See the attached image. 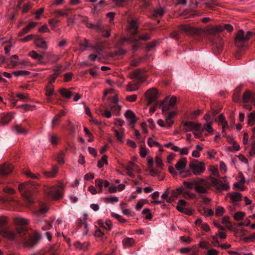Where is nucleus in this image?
I'll return each instance as SVG.
<instances>
[{
	"instance_id": "1",
	"label": "nucleus",
	"mask_w": 255,
	"mask_h": 255,
	"mask_svg": "<svg viewBox=\"0 0 255 255\" xmlns=\"http://www.w3.org/2000/svg\"><path fill=\"white\" fill-rule=\"evenodd\" d=\"M180 30L190 35H198L202 32H204L209 35H215L217 32L224 30L222 26H217L203 30L201 29H197L188 25H182L180 26Z\"/></svg>"
},
{
	"instance_id": "2",
	"label": "nucleus",
	"mask_w": 255,
	"mask_h": 255,
	"mask_svg": "<svg viewBox=\"0 0 255 255\" xmlns=\"http://www.w3.org/2000/svg\"><path fill=\"white\" fill-rule=\"evenodd\" d=\"M210 177L207 178H198L194 180L195 183V190L198 193L207 194L211 186V180Z\"/></svg>"
},
{
	"instance_id": "3",
	"label": "nucleus",
	"mask_w": 255,
	"mask_h": 255,
	"mask_svg": "<svg viewBox=\"0 0 255 255\" xmlns=\"http://www.w3.org/2000/svg\"><path fill=\"white\" fill-rule=\"evenodd\" d=\"M252 32L248 31L245 33L243 30H240L237 34L235 43L236 46L239 48L246 47L245 42L247 41L252 36Z\"/></svg>"
},
{
	"instance_id": "4",
	"label": "nucleus",
	"mask_w": 255,
	"mask_h": 255,
	"mask_svg": "<svg viewBox=\"0 0 255 255\" xmlns=\"http://www.w3.org/2000/svg\"><path fill=\"white\" fill-rule=\"evenodd\" d=\"M63 185L60 184L56 186H52L47 188L45 189V193L47 195L54 199L60 198L62 195Z\"/></svg>"
},
{
	"instance_id": "5",
	"label": "nucleus",
	"mask_w": 255,
	"mask_h": 255,
	"mask_svg": "<svg viewBox=\"0 0 255 255\" xmlns=\"http://www.w3.org/2000/svg\"><path fill=\"white\" fill-rule=\"evenodd\" d=\"M22 232H24V234H25L26 231L23 228L20 227L17 229L16 232L8 229L3 230L0 232V234L4 238L12 241L16 238L17 234H18L20 237H22Z\"/></svg>"
},
{
	"instance_id": "6",
	"label": "nucleus",
	"mask_w": 255,
	"mask_h": 255,
	"mask_svg": "<svg viewBox=\"0 0 255 255\" xmlns=\"http://www.w3.org/2000/svg\"><path fill=\"white\" fill-rule=\"evenodd\" d=\"M189 167L195 175H199L205 170V164L197 160H192L189 164Z\"/></svg>"
},
{
	"instance_id": "7",
	"label": "nucleus",
	"mask_w": 255,
	"mask_h": 255,
	"mask_svg": "<svg viewBox=\"0 0 255 255\" xmlns=\"http://www.w3.org/2000/svg\"><path fill=\"white\" fill-rule=\"evenodd\" d=\"M177 99L175 96L171 98L166 97L165 99L160 103V107L163 113L173 109L176 105Z\"/></svg>"
},
{
	"instance_id": "8",
	"label": "nucleus",
	"mask_w": 255,
	"mask_h": 255,
	"mask_svg": "<svg viewBox=\"0 0 255 255\" xmlns=\"http://www.w3.org/2000/svg\"><path fill=\"white\" fill-rule=\"evenodd\" d=\"M31 188V184L28 183H25L19 186V191L21 192L22 195L29 203L33 202L32 199L30 197Z\"/></svg>"
},
{
	"instance_id": "9",
	"label": "nucleus",
	"mask_w": 255,
	"mask_h": 255,
	"mask_svg": "<svg viewBox=\"0 0 255 255\" xmlns=\"http://www.w3.org/2000/svg\"><path fill=\"white\" fill-rule=\"evenodd\" d=\"M137 25L136 21L134 20H131L128 24V29L129 30V34L130 35L129 40L131 42H136L137 40L133 37L137 34Z\"/></svg>"
},
{
	"instance_id": "10",
	"label": "nucleus",
	"mask_w": 255,
	"mask_h": 255,
	"mask_svg": "<svg viewBox=\"0 0 255 255\" xmlns=\"http://www.w3.org/2000/svg\"><path fill=\"white\" fill-rule=\"evenodd\" d=\"M211 179V183L217 189L219 190H228L230 189V186L228 182L223 183L221 180H218L215 178L210 177Z\"/></svg>"
},
{
	"instance_id": "11",
	"label": "nucleus",
	"mask_w": 255,
	"mask_h": 255,
	"mask_svg": "<svg viewBox=\"0 0 255 255\" xmlns=\"http://www.w3.org/2000/svg\"><path fill=\"white\" fill-rule=\"evenodd\" d=\"M201 124L198 123L192 122H187L184 123L185 127L184 131L185 132L194 131H200L201 130Z\"/></svg>"
},
{
	"instance_id": "12",
	"label": "nucleus",
	"mask_w": 255,
	"mask_h": 255,
	"mask_svg": "<svg viewBox=\"0 0 255 255\" xmlns=\"http://www.w3.org/2000/svg\"><path fill=\"white\" fill-rule=\"evenodd\" d=\"M147 102L148 105L155 101L158 98V92L155 88L148 90L145 93Z\"/></svg>"
},
{
	"instance_id": "13",
	"label": "nucleus",
	"mask_w": 255,
	"mask_h": 255,
	"mask_svg": "<svg viewBox=\"0 0 255 255\" xmlns=\"http://www.w3.org/2000/svg\"><path fill=\"white\" fill-rule=\"evenodd\" d=\"M187 164V160L185 158H182L179 159L175 165L176 169L179 171L180 174L183 173L185 171Z\"/></svg>"
},
{
	"instance_id": "14",
	"label": "nucleus",
	"mask_w": 255,
	"mask_h": 255,
	"mask_svg": "<svg viewBox=\"0 0 255 255\" xmlns=\"http://www.w3.org/2000/svg\"><path fill=\"white\" fill-rule=\"evenodd\" d=\"M125 117L129 124H133L136 121L135 115L131 110H127L125 114Z\"/></svg>"
},
{
	"instance_id": "15",
	"label": "nucleus",
	"mask_w": 255,
	"mask_h": 255,
	"mask_svg": "<svg viewBox=\"0 0 255 255\" xmlns=\"http://www.w3.org/2000/svg\"><path fill=\"white\" fill-rule=\"evenodd\" d=\"M239 181L234 184V188H239L241 190L243 191L245 189L244 184L246 182L245 178L242 173H239Z\"/></svg>"
},
{
	"instance_id": "16",
	"label": "nucleus",
	"mask_w": 255,
	"mask_h": 255,
	"mask_svg": "<svg viewBox=\"0 0 255 255\" xmlns=\"http://www.w3.org/2000/svg\"><path fill=\"white\" fill-rule=\"evenodd\" d=\"M13 169V166L9 164H4L0 166V174L6 175L11 172Z\"/></svg>"
},
{
	"instance_id": "17",
	"label": "nucleus",
	"mask_w": 255,
	"mask_h": 255,
	"mask_svg": "<svg viewBox=\"0 0 255 255\" xmlns=\"http://www.w3.org/2000/svg\"><path fill=\"white\" fill-rule=\"evenodd\" d=\"M35 45L39 48H42L44 50L47 49L48 46L45 40L41 37H38L35 41Z\"/></svg>"
},
{
	"instance_id": "18",
	"label": "nucleus",
	"mask_w": 255,
	"mask_h": 255,
	"mask_svg": "<svg viewBox=\"0 0 255 255\" xmlns=\"http://www.w3.org/2000/svg\"><path fill=\"white\" fill-rule=\"evenodd\" d=\"M98 223L101 227L105 229L107 231H110L112 229V223L111 220H107L105 222L99 221Z\"/></svg>"
},
{
	"instance_id": "19",
	"label": "nucleus",
	"mask_w": 255,
	"mask_h": 255,
	"mask_svg": "<svg viewBox=\"0 0 255 255\" xmlns=\"http://www.w3.org/2000/svg\"><path fill=\"white\" fill-rule=\"evenodd\" d=\"M54 91V88L51 84H49L46 88V95L47 97V101L50 102V97L52 95H55Z\"/></svg>"
},
{
	"instance_id": "20",
	"label": "nucleus",
	"mask_w": 255,
	"mask_h": 255,
	"mask_svg": "<svg viewBox=\"0 0 255 255\" xmlns=\"http://www.w3.org/2000/svg\"><path fill=\"white\" fill-rule=\"evenodd\" d=\"M122 243L124 248H129L134 244L135 241L133 238L127 237L123 240Z\"/></svg>"
},
{
	"instance_id": "21",
	"label": "nucleus",
	"mask_w": 255,
	"mask_h": 255,
	"mask_svg": "<svg viewBox=\"0 0 255 255\" xmlns=\"http://www.w3.org/2000/svg\"><path fill=\"white\" fill-rule=\"evenodd\" d=\"M147 144L150 147L153 146H160V144L157 141L155 137L152 135L151 137H149L147 140Z\"/></svg>"
},
{
	"instance_id": "22",
	"label": "nucleus",
	"mask_w": 255,
	"mask_h": 255,
	"mask_svg": "<svg viewBox=\"0 0 255 255\" xmlns=\"http://www.w3.org/2000/svg\"><path fill=\"white\" fill-rule=\"evenodd\" d=\"M186 204V202L183 199L180 200L177 205V209L181 213H185L184 207Z\"/></svg>"
},
{
	"instance_id": "23",
	"label": "nucleus",
	"mask_w": 255,
	"mask_h": 255,
	"mask_svg": "<svg viewBox=\"0 0 255 255\" xmlns=\"http://www.w3.org/2000/svg\"><path fill=\"white\" fill-rule=\"evenodd\" d=\"M229 196L231 197L233 203H235L240 201L242 198L241 194L238 192L230 193L229 194Z\"/></svg>"
},
{
	"instance_id": "24",
	"label": "nucleus",
	"mask_w": 255,
	"mask_h": 255,
	"mask_svg": "<svg viewBox=\"0 0 255 255\" xmlns=\"http://www.w3.org/2000/svg\"><path fill=\"white\" fill-rule=\"evenodd\" d=\"M28 55L32 58L36 60L38 62H41L43 59L42 55H38L35 51L33 50L28 53Z\"/></svg>"
},
{
	"instance_id": "25",
	"label": "nucleus",
	"mask_w": 255,
	"mask_h": 255,
	"mask_svg": "<svg viewBox=\"0 0 255 255\" xmlns=\"http://www.w3.org/2000/svg\"><path fill=\"white\" fill-rule=\"evenodd\" d=\"M13 117V116L10 114L3 115L1 117L0 122L3 125L6 124L12 120Z\"/></svg>"
},
{
	"instance_id": "26",
	"label": "nucleus",
	"mask_w": 255,
	"mask_h": 255,
	"mask_svg": "<svg viewBox=\"0 0 255 255\" xmlns=\"http://www.w3.org/2000/svg\"><path fill=\"white\" fill-rule=\"evenodd\" d=\"M248 124L251 126L255 124V111L250 113L248 116Z\"/></svg>"
},
{
	"instance_id": "27",
	"label": "nucleus",
	"mask_w": 255,
	"mask_h": 255,
	"mask_svg": "<svg viewBox=\"0 0 255 255\" xmlns=\"http://www.w3.org/2000/svg\"><path fill=\"white\" fill-rule=\"evenodd\" d=\"M58 171V168L56 166H54L52 167L51 171H45L44 172V175L47 177H53L55 176Z\"/></svg>"
},
{
	"instance_id": "28",
	"label": "nucleus",
	"mask_w": 255,
	"mask_h": 255,
	"mask_svg": "<svg viewBox=\"0 0 255 255\" xmlns=\"http://www.w3.org/2000/svg\"><path fill=\"white\" fill-rule=\"evenodd\" d=\"M14 222L17 225H25L28 223V220L22 217H16L14 219Z\"/></svg>"
},
{
	"instance_id": "29",
	"label": "nucleus",
	"mask_w": 255,
	"mask_h": 255,
	"mask_svg": "<svg viewBox=\"0 0 255 255\" xmlns=\"http://www.w3.org/2000/svg\"><path fill=\"white\" fill-rule=\"evenodd\" d=\"M212 122H208L206 123L203 125V128H202V129H203V130H206L209 133L211 134H213L214 132L213 128L212 127Z\"/></svg>"
},
{
	"instance_id": "30",
	"label": "nucleus",
	"mask_w": 255,
	"mask_h": 255,
	"mask_svg": "<svg viewBox=\"0 0 255 255\" xmlns=\"http://www.w3.org/2000/svg\"><path fill=\"white\" fill-rule=\"evenodd\" d=\"M59 93L61 95L66 98H70L72 96V93L71 91L65 88H61L59 90Z\"/></svg>"
},
{
	"instance_id": "31",
	"label": "nucleus",
	"mask_w": 255,
	"mask_h": 255,
	"mask_svg": "<svg viewBox=\"0 0 255 255\" xmlns=\"http://www.w3.org/2000/svg\"><path fill=\"white\" fill-rule=\"evenodd\" d=\"M88 245V243L86 242L82 244L79 242H77L74 244V246L76 249L81 250H86L87 248Z\"/></svg>"
},
{
	"instance_id": "32",
	"label": "nucleus",
	"mask_w": 255,
	"mask_h": 255,
	"mask_svg": "<svg viewBox=\"0 0 255 255\" xmlns=\"http://www.w3.org/2000/svg\"><path fill=\"white\" fill-rule=\"evenodd\" d=\"M48 140L52 145H56L58 142V137L54 134L49 135L48 136Z\"/></svg>"
},
{
	"instance_id": "33",
	"label": "nucleus",
	"mask_w": 255,
	"mask_h": 255,
	"mask_svg": "<svg viewBox=\"0 0 255 255\" xmlns=\"http://www.w3.org/2000/svg\"><path fill=\"white\" fill-rule=\"evenodd\" d=\"M12 74L15 77H19L28 76L30 74V73L27 71L19 70L13 72Z\"/></svg>"
},
{
	"instance_id": "34",
	"label": "nucleus",
	"mask_w": 255,
	"mask_h": 255,
	"mask_svg": "<svg viewBox=\"0 0 255 255\" xmlns=\"http://www.w3.org/2000/svg\"><path fill=\"white\" fill-rule=\"evenodd\" d=\"M14 130L19 134L26 135L28 133V130L27 129H24L19 126H16L14 128Z\"/></svg>"
},
{
	"instance_id": "35",
	"label": "nucleus",
	"mask_w": 255,
	"mask_h": 255,
	"mask_svg": "<svg viewBox=\"0 0 255 255\" xmlns=\"http://www.w3.org/2000/svg\"><path fill=\"white\" fill-rule=\"evenodd\" d=\"M107 156L106 155H103L101 159L98 162V167L99 168H102L104 164H107Z\"/></svg>"
},
{
	"instance_id": "36",
	"label": "nucleus",
	"mask_w": 255,
	"mask_h": 255,
	"mask_svg": "<svg viewBox=\"0 0 255 255\" xmlns=\"http://www.w3.org/2000/svg\"><path fill=\"white\" fill-rule=\"evenodd\" d=\"M245 216V214L243 212H237L235 213L233 217L235 220L240 221L242 220Z\"/></svg>"
},
{
	"instance_id": "37",
	"label": "nucleus",
	"mask_w": 255,
	"mask_h": 255,
	"mask_svg": "<svg viewBox=\"0 0 255 255\" xmlns=\"http://www.w3.org/2000/svg\"><path fill=\"white\" fill-rule=\"evenodd\" d=\"M38 237H34L31 238L28 242L25 243V246L26 247H31L34 246L37 242Z\"/></svg>"
},
{
	"instance_id": "38",
	"label": "nucleus",
	"mask_w": 255,
	"mask_h": 255,
	"mask_svg": "<svg viewBox=\"0 0 255 255\" xmlns=\"http://www.w3.org/2000/svg\"><path fill=\"white\" fill-rule=\"evenodd\" d=\"M134 165V164L132 162L130 163L127 167V171L128 175L131 177H133L134 176L132 172V167Z\"/></svg>"
},
{
	"instance_id": "39",
	"label": "nucleus",
	"mask_w": 255,
	"mask_h": 255,
	"mask_svg": "<svg viewBox=\"0 0 255 255\" xmlns=\"http://www.w3.org/2000/svg\"><path fill=\"white\" fill-rule=\"evenodd\" d=\"M142 214L146 219L148 220H151L152 219V215L150 213V210L149 209H144L142 211Z\"/></svg>"
},
{
	"instance_id": "40",
	"label": "nucleus",
	"mask_w": 255,
	"mask_h": 255,
	"mask_svg": "<svg viewBox=\"0 0 255 255\" xmlns=\"http://www.w3.org/2000/svg\"><path fill=\"white\" fill-rule=\"evenodd\" d=\"M58 19L55 18H52L49 20V24L53 30H55L56 28V24L59 22Z\"/></svg>"
},
{
	"instance_id": "41",
	"label": "nucleus",
	"mask_w": 255,
	"mask_h": 255,
	"mask_svg": "<svg viewBox=\"0 0 255 255\" xmlns=\"http://www.w3.org/2000/svg\"><path fill=\"white\" fill-rule=\"evenodd\" d=\"M252 98V94L249 91H248L244 94L243 101L245 103H247Z\"/></svg>"
},
{
	"instance_id": "42",
	"label": "nucleus",
	"mask_w": 255,
	"mask_h": 255,
	"mask_svg": "<svg viewBox=\"0 0 255 255\" xmlns=\"http://www.w3.org/2000/svg\"><path fill=\"white\" fill-rule=\"evenodd\" d=\"M54 14L56 16H67L68 15V13L66 12L63 11L61 9H56L54 11Z\"/></svg>"
},
{
	"instance_id": "43",
	"label": "nucleus",
	"mask_w": 255,
	"mask_h": 255,
	"mask_svg": "<svg viewBox=\"0 0 255 255\" xmlns=\"http://www.w3.org/2000/svg\"><path fill=\"white\" fill-rule=\"evenodd\" d=\"M111 215L113 217L117 219L120 222L122 223H125L126 222V220L124 219L121 215L112 212L111 213Z\"/></svg>"
},
{
	"instance_id": "44",
	"label": "nucleus",
	"mask_w": 255,
	"mask_h": 255,
	"mask_svg": "<svg viewBox=\"0 0 255 255\" xmlns=\"http://www.w3.org/2000/svg\"><path fill=\"white\" fill-rule=\"evenodd\" d=\"M115 135L117 137V138L122 141L123 142V138L124 136V134L123 131H118V130H115Z\"/></svg>"
},
{
	"instance_id": "45",
	"label": "nucleus",
	"mask_w": 255,
	"mask_h": 255,
	"mask_svg": "<svg viewBox=\"0 0 255 255\" xmlns=\"http://www.w3.org/2000/svg\"><path fill=\"white\" fill-rule=\"evenodd\" d=\"M147 202L146 199H141L137 203L135 206V209L137 210H139Z\"/></svg>"
},
{
	"instance_id": "46",
	"label": "nucleus",
	"mask_w": 255,
	"mask_h": 255,
	"mask_svg": "<svg viewBox=\"0 0 255 255\" xmlns=\"http://www.w3.org/2000/svg\"><path fill=\"white\" fill-rule=\"evenodd\" d=\"M183 185L189 189H192L195 187V183H194V180L192 181H184Z\"/></svg>"
},
{
	"instance_id": "47",
	"label": "nucleus",
	"mask_w": 255,
	"mask_h": 255,
	"mask_svg": "<svg viewBox=\"0 0 255 255\" xmlns=\"http://www.w3.org/2000/svg\"><path fill=\"white\" fill-rule=\"evenodd\" d=\"M222 223L226 225V227L228 229H231L232 225L229 221V218L227 216L223 217L222 220Z\"/></svg>"
},
{
	"instance_id": "48",
	"label": "nucleus",
	"mask_w": 255,
	"mask_h": 255,
	"mask_svg": "<svg viewBox=\"0 0 255 255\" xmlns=\"http://www.w3.org/2000/svg\"><path fill=\"white\" fill-rule=\"evenodd\" d=\"M252 141L251 143V149L250 150L249 153L251 156H254L255 155V139L251 140Z\"/></svg>"
},
{
	"instance_id": "49",
	"label": "nucleus",
	"mask_w": 255,
	"mask_h": 255,
	"mask_svg": "<svg viewBox=\"0 0 255 255\" xmlns=\"http://www.w3.org/2000/svg\"><path fill=\"white\" fill-rule=\"evenodd\" d=\"M138 89V86L133 83H129L127 86V90L128 92H132Z\"/></svg>"
},
{
	"instance_id": "50",
	"label": "nucleus",
	"mask_w": 255,
	"mask_h": 255,
	"mask_svg": "<svg viewBox=\"0 0 255 255\" xmlns=\"http://www.w3.org/2000/svg\"><path fill=\"white\" fill-rule=\"evenodd\" d=\"M48 209L47 207L42 206L40 208V209L35 212V214L37 216H40L42 214L45 213Z\"/></svg>"
},
{
	"instance_id": "51",
	"label": "nucleus",
	"mask_w": 255,
	"mask_h": 255,
	"mask_svg": "<svg viewBox=\"0 0 255 255\" xmlns=\"http://www.w3.org/2000/svg\"><path fill=\"white\" fill-rule=\"evenodd\" d=\"M84 130L86 133V134L89 137V139L88 141L89 142H92L93 141V136L92 133L88 129V128L86 127L84 128Z\"/></svg>"
},
{
	"instance_id": "52",
	"label": "nucleus",
	"mask_w": 255,
	"mask_h": 255,
	"mask_svg": "<svg viewBox=\"0 0 255 255\" xmlns=\"http://www.w3.org/2000/svg\"><path fill=\"white\" fill-rule=\"evenodd\" d=\"M225 212V209L221 206H219L217 208L215 214L217 216H221Z\"/></svg>"
},
{
	"instance_id": "53",
	"label": "nucleus",
	"mask_w": 255,
	"mask_h": 255,
	"mask_svg": "<svg viewBox=\"0 0 255 255\" xmlns=\"http://www.w3.org/2000/svg\"><path fill=\"white\" fill-rule=\"evenodd\" d=\"M203 211L201 213L206 216H211L214 214L213 211L211 209L203 208Z\"/></svg>"
},
{
	"instance_id": "54",
	"label": "nucleus",
	"mask_w": 255,
	"mask_h": 255,
	"mask_svg": "<svg viewBox=\"0 0 255 255\" xmlns=\"http://www.w3.org/2000/svg\"><path fill=\"white\" fill-rule=\"evenodd\" d=\"M64 153L63 151H61L59 153V154L58 155L57 157V162L61 164L64 163Z\"/></svg>"
},
{
	"instance_id": "55",
	"label": "nucleus",
	"mask_w": 255,
	"mask_h": 255,
	"mask_svg": "<svg viewBox=\"0 0 255 255\" xmlns=\"http://www.w3.org/2000/svg\"><path fill=\"white\" fill-rule=\"evenodd\" d=\"M164 11L163 8H159L155 9L154 12V16H161L163 15Z\"/></svg>"
},
{
	"instance_id": "56",
	"label": "nucleus",
	"mask_w": 255,
	"mask_h": 255,
	"mask_svg": "<svg viewBox=\"0 0 255 255\" xmlns=\"http://www.w3.org/2000/svg\"><path fill=\"white\" fill-rule=\"evenodd\" d=\"M217 122L220 124H224L227 123L225 120V117L223 114L220 115L218 119H217Z\"/></svg>"
},
{
	"instance_id": "57",
	"label": "nucleus",
	"mask_w": 255,
	"mask_h": 255,
	"mask_svg": "<svg viewBox=\"0 0 255 255\" xmlns=\"http://www.w3.org/2000/svg\"><path fill=\"white\" fill-rule=\"evenodd\" d=\"M199 246L202 249H208L210 247V245L209 243L206 241H201L199 243Z\"/></svg>"
},
{
	"instance_id": "58",
	"label": "nucleus",
	"mask_w": 255,
	"mask_h": 255,
	"mask_svg": "<svg viewBox=\"0 0 255 255\" xmlns=\"http://www.w3.org/2000/svg\"><path fill=\"white\" fill-rule=\"evenodd\" d=\"M165 123L166 125V128H169L173 124L174 122L170 119H167V117H166L165 119Z\"/></svg>"
},
{
	"instance_id": "59",
	"label": "nucleus",
	"mask_w": 255,
	"mask_h": 255,
	"mask_svg": "<svg viewBox=\"0 0 255 255\" xmlns=\"http://www.w3.org/2000/svg\"><path fill=\"white\" fill-rule=\"evenodd\" d=\"M155 163L156 166L159 168H162L163 164L162 159L158 156L155 157Z\"/></svg>"
},
{
	"instance_id": "60",
	"label": "nucleus",
	"mask_w": 255,
	"mask_h": 255,
	"mask_svg": "<svg viewBox=\"0 0 255 255\" xmlns=\"http://www.w3.org/2000/svg\"><path fill=\"white\" fill-rule=\"evenodd\" d=\"M194 250V247L192 248H183L180 250V252L181 254H187L189 253L192 250Z\"/></svg>"
},
{
	"instance_id": "61",
	"label": "nucleus",
	"mask_w": 255,
	"mask_h": 255,
	"mask_svg": "<svg viewBox=\"0 0 255 255\" xmlns=\"http://www.w3.org/2000/svg\"><path fill=\"white\" fill-rule=\"evenodd\" d=\"M139 154L141 157H145L147 155V150L145 148H143L142 146H140V151Z\"/></svg>"
},
{
	"instance_id": "62",
	"label": "nucleus",
	"mask_w": 255,
	"mask_h": 255,
	"mask_svg": "<svg viewBox=\"0 0 255 255\" xmlns=\"http://www.w3.org/2000/svg\"><path fill=\"white\" fill-rule=\"evenodd\" d=\"M95 185L96 187H99L101 189V191L103 186V180L100 179H96L95 180Z\"/></svg>"
},
{
	"instance_id": "63",
	"label": "nucleus",
	"mask_w": 255,
	"mask_h": 255,
	"mask_svg": "<svg viewBox=\"0 0 255 255\" xmlns=\"http://www.w3.org/2000/svg\"><path fill=\"white\" fill-rule=\"evenodd\" d=\"M44 11V8H40L38 10H37L35 13V18L37 19H39L40 17L41 14Z\"/></svg>"
},
{
	"instance_id": "64",
	"label": "nucleus",
	"mask_w": 255,
	"mask_h": 255,
	"mask_svg": "<svg viewBox=\"0 0 255 255\" xmlns=\"http://www.w3.org/2000/svg\"><path fill=\"white\" fill-rule=\"evenodd\" d=\"M72 76H73V74L71 72L66 73L64 75V81L68 82V81H70L71 79Z\"/></svg>"
}]
</instances>
